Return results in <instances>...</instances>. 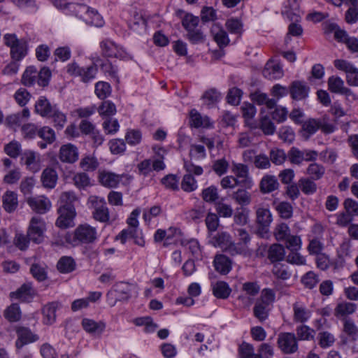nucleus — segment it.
Masks as SVG:
<instances>
[{"mask_svg":"<svg viewBox=\"0 0 358 358\" xmlns=\"http://www.w3.org/2000/svg\"><path fill=\"white\" fill-rule=\"evenodd\" d=\"M97 240V231L88 224H79L74 230L72 238L69 236L66 241L73 245L94 243Z\"/></svg>","mask_w":358,"mask_h":358,"instance_id":"1","label":"nucleus"},{"mask_svg":"<svg viewBox=\"0 0 358 358\" xmlns=\"http://www.w3.org/2000/svg\"><path fill=\"white\" fill-rule=\"evenodd\" d=\"M66 72L71 76L79 77L81 82L88 83L95 79L98 68L95 64L81 67L73 62L66 66Z\"/></svg>","mask_w":358,"mask_h":358,"instance_id":"2","label":"nucleus"},{"mask_svg":"<svg viewBox=\"0 0 358 358\" xmlns=\"http://www.w3.org/2000/svg\"><path fill=\"white\" fill-rule=\"evenodd\" d=\"M4 43L10 48V56L15 61H20L27 55V44L18 39L15 34H7L3 36Z\"/></svg>","mask_w":358,"mask_h":358,"instance_id":"3","label":"nucleus"},{"mask_svg":"<svg viewBox=\"0 0 358 358\" xmlns=\"http://www.w3.org/2000/svg\"><path fill=\"white\" fill-rule=\"evenodd\" d=\"M45 231L46 224L44 220L40 217L34 216L29 222L27 232L32 242L40 244L44 240Z\"/></svg>","mask_w":358,"mask_h":358,"instance_id":"4","label":"nucleus"},{"mask_svg":"<svg viewBox=\"0 0 358 358\" xmlns=\"http://www.w3.org/2000/svg\"><path fill=\"white\" fill-rule=\"evenodd\" d=\"M277 343L279 349L286 355L294 354L299 349L297 338L293 333H280L278 336Z\"/></svg>","mask_w":358,"mask_h":358,"instance_id":"5","label":"nucleus"},{"mask_svg":"<svg viewBox=\"0 0 358 358\" xmlns=\"http://www.w3.org/2000/svg\"><path fill=\"white\" fill-rule=\"evenodd\" d=\"M334 66L346 74V82L350 86L358 87V69L351 62L344 59H336Z\"/></svg>","mask_w":358,"mask_h":358,"instance_id":"6","label":"nucleus"},{"mask_svg":"<svg viewBox=\"0 0 358 358\" xmlns=\"http://www.w3.org/2000/svg\"><path fill=\"white\" fill-rule=\"evenodd\" d=\"M243 161L246 163H253L258 169H267L271 167L269 157L264 153L257 154L256 150L250 149L243 152Z\"/></svg>","mask_w":358,"mask_h":358,"instance_id":"7","label":"nucleus"},{"mask_svg":"<svg viewBox=\"0 0 358 358\" xmlns=\"http://www.w3.org/2000/svg\"><path fill=\"white\" fill-rule=\"evenodd\" d=\"M20 163L31 172L37 173L41 169V155L34 150H26L21 154Z\"/></svg>","mask_w":358,"mask_h":358,"instance_id":"8","label":"nucleus"},{"mask_svg":"<svg viewBox=\"0 0 358 358\" xmlns=\"http://www.w3.org/2000/svg\"><path fill=\"white\" fill-rule=\"evenodd\" d=\"M256 222L259 225L258 232L262 236L267 234L268 227L273 221L272 214L267 208L257 207L255 211Z\"/></svg>","mask_w":358,"mask_h":358,"instance_id":"9","label":"nucleus"},{"mask_svg":"<svg viewBox=\"0 0 358 358\" xmlns=\"http://www.w3.org/2000/svg\"><path fill=\"white\" fill-rule=\"evenodd\" d=\"M232 171L238 179L240 185L245 189H251L254 185L252 178L250 176L249 168L247 165L238 163L233 165Z\"/></svg>","mask_w":358,"mask_h":358,"instance_id":"10","label":"nucleus"},{"mask_svg":"<svg viewBox=\"0 0 358 358\" xmlns=\"http://www.w3.org/2000/svg\"><path fill=\"white\" fill-rule=\"evenodd\" d=\"M91 202L94 204L93 217L101 222H106L109 220V210L103 199L96 196L90 197Z\"/></svg>","mask_w":358,"mask_h":358,"instance_id":"11","label":"nucleus"},{"mask_svg":"<svg viewBox=\"0 0 358 358\" xmlns=\"http://www.w3.org/2000/svg\"><path fill=\"white\" fill-rule=\"evenodd\" d=\"M17 338L15 341L17 349L22 348L24 345L38 340V336L34 334L29 328L18 327L16 329Z\"/></svg>","mask_w":358,"mask_h":358,"instance_id":"12","label":"nucleus"},{"mask_svg":"<svg viewBox=\"0 0 358 358\" xmlns=\"http://www.w3.org/2000/svg\"><path fill=\"white\" fill-rule=\"evenodd\" d=\"M79 8L80 10L85 11L86 15H83L81 14L80 15V19H82L87 24L94 25L97 27H101L103 25V20L96 10L87 7V6H80Z\"/></svg>","mask_w":358,"mask_h":358,"instance_id":"13","label":"nucleus"},{"mask_svg":"<svg viewBox=\"0 0 358 358\" xmlns=\"http://www.w3.org/2000/svg\"><path fill=\"white\" fill-rule=\"evenodd\" d=\"M59 216L56 221V225L62 229H66L72 226L73 219L76 216L75 208H66L59 207L58 209Z\"/></svg>","mask_w":358,"mask_h":358,"instance_id":"14","label":"nucleus"},{"mask_svg":"<svg viewBox=\"0 0 358 358\" xmlns=\"http://www.w3.org/2000/svg\"><path fill=\"white\" fill-rule=\"evenodd\" d=\"M78 150L71 143L64 144L59 149V158L62 162L73 164L78 159Z\"/></svg>","mask_w":358,"mask_h":358,"instance_id":"15","label":"nucleus"},{"mask_svg":"<svg viewBox=\"0 0 358 358\" xmlns=\"http://www.w3.org/2000/svg\"><path fill=\"white\" fill-rule=\"evenodd\" d=\"M27 203L34 211L40 214L47 213L51 208L50 201L44 196L29 198Z\"/></svg>","mask_w":358,"mask_h":358,"instance_id":"16","label":"nucleus"},{"mask_svg":"<svg viewBox=\"0 0 358 358\" xmlns=\"http://www.w3.org/2000/svg\"><path fill=\"white\" fill-rule=\"evenodd\" d=\"M101 53L104 57L120 58L123 57V50L113 41L106 39L100 43Z\"/></svg>","mask_w":358,"mask_h":358,"instance_id":"17","label":"nucleus"},{"mask_svg":"<svg viewBox=\"0 0 358 358\" xmlns=\"http://www.w3.org/2000/svg\"><path fill=\"white\" fill-rule=\"evenodd\" d=\"M329 90L336 94L345 95L347 96L353 94L352 91L345 86L344 81L338 76H332L328 79Z\"/></svg>","mask_w":358,"mask_h":358,"instance_id":"18","label":"nucleus"},{"mask_svg":"<svg viewBox=\"0 0 358 358\" xmlns=\"http://www.w3.org/2000/svg\"><path fill=\"white\" fill-rule=\"evenodd\" d=\"M36 294L34 289L30 283H24L15 292H10L12 299H19L23 302L30 301Z\"/></svg>","mask_w":358,"mask_h":358,"instance_id":"19","label":"nucleus"},{"mask_svg":"<svg viewBox=\"0 0 358 358\" xmlns=\"http://www.w3.org/2000/svg\"><path fill=\"white\" fill-rule=\"evenodd\" d=\"M2 207L8 213H12L18 207L17 194L13 191L7 190L2 196Z\"/></svg>","mask_w":358,"mask_h":358,"instance_id":"20","label":"nucleus"},{"mask_svg":"<svg viewBox=\"0 0 358 358\" xmlns=\"http://www.w3.org/2000/svg\"><path fill=\"white\" fill-rule=\"evenodd\" d=\"M309 90L303 82L296 80L289 87V94L293 99L302 100L308 96Z\"/></svg>","mask_w":358,"mask_h":358,"instance_id":"21","label":"nucleus"},{"mask_svg":"<svg viewBox=\"0 0 358 358\" xmlns=\"http://www.w3.org/2000/svg\"><path fill=\"white\" fill-rule=\"evenodd\" d=\"M57 105H52L45 96H41L35 104V112L43 117H50Z\"/></svg>","mask_w":358,"mask_h":358,"instance_id":"22","label":"nucleus"},{"mask_svg":"<svg viewBox=\"0 0 358 358\" xmlns=\"http://www.w3.org/2000/svg\"><path fill=\"white\" fill-rule=\"evenodd\" d=\"M189 119L190 125L194 128H208L212 126L209 117L206 115L202 116L196 109L191 110Z\"/></svg>","mask_w":358,"mask_h":358,"instance_id":"23","label":"nucleus"},{"mask_svg":"<svg viewBox=\"0 0 358 358\" xmlns=\"http://www.w3.org/2000/svg\"><path fill=\"white\" fill-rule=\"evenodd\" d=\"M263 75L268 80H277L282 77L283 71L280 64L268 61L263 70Z\"/></svg>","mask_w":358,"mask_h":358,"instance_id":"24","label":"nucleus"},{"mask_svg":"<svg viewBox=\"0 0 358 358\" xmlns=\"http://www.w3.org/2000/svg\"><path fill=\"white\" fill-rule=\"evenodd\" d=\"M226 253L231 255H242L245 257H250L252 256V251L248 247L244 244L240 243H234L231 241L230 244L224 251Z\"/></svg>","mask_w":358,"mask_h":358,"instance_id":"25","label":"nucleus"},{"mask_svg":"<svg viewBox=\"0 0 358 358\" xmlns=\"http://www.w3.org/2000/svg\"><path fill=\"white\" fill-rule=\"evenodd\" d=\"M279 187V182L275 176L266 175L260 181L259 189L263 194L271 193Z\"/></svg>","mask_w":358,"mask_h":358,"instance_id":"26","label":"nucleus"},{"mask_svg":"<svg viewBox=\"0 0 358 358\" xmlns=\"http://www.w3.org/2000/svg\"><path fill=\"white\" fill-rule=\"evenodd\" d=\"M57 178V171L52 168L45 169L41 177L43 187L48 189H52L55 187Z\"/></svg>","mask_w":358,"mask_h":358,"instance_id":"27","label":"nucleus"},{"mask_svg":"<svg viewBox=\"0 0 358 358\" xmlns=\"http://www.w3.org/2000/svg\"><path fill=\"white\" fill-rule=\"evenodd\" d=\"M211 33L215 41L220 48L227 46L229 43V39L227 31L219 24H214L211 28Z\"/></svg>","mask_w":358,"mask_h":358,"instance_id":"28","label":"nucleus"},{"mask_svg":"<svg viewBox=\"0 0 358 358\" xmlns=\"http://www.w3.org/2000/svg\"><path fill=\"white\" fill-rule=\"evenodd\" d=\"M273 206L281 218L287 220L292 217L293 207L289 202L275 200Z\"/></svg>","mask_w":358,"mask_h":358,"instance_id":"29","label":"nucleus"},{"mask_svg":"<svg viewBox=\"0 0 358 358\" xmlns=\"http://www.w3.org/2000/svg\"><path fill=\"white\" fill-rule=\"evenodd\" d=\"M83 329L88 333L101 335L106 328L103 322H96L93 320L85 318L82 321Z\"/></svg>","mask_w":358,"mask_h":358,"instance_id":"30","label":"nucleus"},{"mask_svg":"<svg viewBox=\"0 0 358 358\" xmlns=\"http://www.w3.org/2000/svg\"><path fill=\"white\" fill-rule=\"evenodd\" d=\"M58 308L57 302H51L45 305L42 308L43 315V323L45 324H52L56 320V310Z\"/></svg>","mask_w":358,"mask_h":358,"instance_id":"31","label":"nucleus"},{"mask_svg":"<svg viewBox=\"0 0 358 358\" xmlns=\"http://www.w3.org/2000/svg\"><path fill=\"white\" fill-rule=\"evenodd\" d=\"M215 270L221 274H227L231 269V262L226 255H217L214 259Z\"/></svg>","mask_w":358,"mask_h":358,"instance_id":"32","label":"nucleus"},{"mask_svg":"<svg viewBox=\"0 0 358 358\" xmlns=\"http://www.w3.org/2000/svg\"><path fill=\"white\" fill-rule=\"evenodd\" d=\"M285 256V248L278 243L272 244L268 250V259L272 263H277L284 259Z\"/></svg>","mask_w":358,"mask_h":358,"instance_id":"33","label":"nucleus"},{"mask_svg":"<svg viewBox=\"0 0 358 358\" xmlns=\"http://www.w3.org/2000/svg\"><path fill=\"white\" fill-rule=\"evenodd\" d=\"M122 180L120 175L112 172H103L99 176L100 182L109 188L116 187Z\"/></svg>","mask_w":358,"mask_h":358,"instance_id":"34","label":"nucleus"},{"mask_svg":"<svg viewBox=\"0 0 358 358\" xmlns=\"http://www.w3.org/2000/svg\"><path fill=\"white\" fill-rule=\"evenodd\" d=\"M57 268L62 273H69L76 270V263L71 257L63 256L59 259Z\"/></svg>","mask_w":358,"mask_h":358,"instance_id":"35","label":"nucleus"},{"mask_svg":"<svg viewBox=\"0 0 358 358\" xmlns=\"http://www.w3.org/2000/svg\"><path fill=\"white\" fill-rule=\"evenodd\" d=\"M231 236L227 232L217 233L211 238L210 243L215 247L220 248L224 252L230 244Z\"/></svg>","mask_w":358,"mask_h":358,"instance_id":"36","label":"nucleus"},{"mask_svg":"<svg viewBox=\"0 0 358 358\" xmlns=\"http://www.w3.org/2000/svg\"><path fill=\"white\" fill-rule=\"evenodd\" d=\"M294 320L296 322H306L310 317V311L304 306L296 303L293 305Z\"/></svg>","mask_w":358,"mask_h":358,"instance_id":"37","label":"nucleus"},{"mask_svg":"<svg viewBox=\"0 0 358 358\" xmlns=\"http://www.w3.org/2000/svg\"><path fill=\"white\" fill-rule=\"evenodd\" d=\"M356 303L351 302H342L338 303L335 308L336 317H344L354 313L357 310Z\"/></svg>","mask_w":358,"mask_h":358,"instance_id":"38","label":"nucleus"},{"mask_svg":"<svg viewBox=\"0 0 358 358\" xmlns=\"http://www.w3.org/2000/svg\"><path fill=\"white\" fill-rule=\"evenodd\" d=\"M231 198L239 205L248 206L251 203V194L245 189H238L232 194Z\"/></svg>","mask_w":358,"mask_h":358,"instance_id":"39","label":"nucleus"},{"mask_svg":"<svg viewBox=\"0 0 358 358\" xmlns=\"http://www.w3.org/2000/svg\"><path fill=\"white\" fill-rule=\"evenodd\" d=\"M213 292L217 298L225 299L229 297L231 290L227 283L219 281L213 285Z\"/></svg>","mask_w":358,"mask_h":358,"instance_id":"40","label":"nucleus"},{"mask_svg":"<svg viewBox=\"0 0 358 358\" xmlns=\"http://www.w3.org/2000/svg\"><path fill=\"white\" fill-rule=\"evenodd\" d=\"M227 30L233 34L241 36L243 32V24L238 18L231 17L225 22Z\"/></svg>","mask_w":358,"mask_h":358,"instance_id":"41","label":"nucleus"},{"mask_svg":"<svg viewBox=\"0 0 358 358\" xmlns=\"http://www.w3.org/2000/svg\"><path fill=\"white\" fill-rule=\"evenodd\" d=\"M49 118L52 119L54 127L61 130L64 128L67 122L66 115L57 107Z\"/></svg>","mask_w":358,"mask_h":358,"instance_id":"42","label":"nucleus"},{"mask_svg":"<svg viewBox=\"0 0 358 358\" xmlns=\"http://www.w3.org/2000/svg\"><path fill=\"white\" fill-rule=\"evenodd\" d=\"M78 201V199L76 194L73 192L68 191L62 193L59 202V207H64L66 208H69L71 207H74V203Z\"/></svg>","mask_w":358,"mask_h":358,"instance_id":"43","label":"nucleus"},{"mask_svg":"<svg viewBox=\"0 0 358 358\" xmlns=\"http://www.w3.org/2000/svg\"><path fill=\"white\" fill-rule=\"evenodd\" d=\"M269 311V306L259 302L257 300L253 308V313L256 318L260 322H263L267 319Z\"/></svg>","mask_w":358,"mask_h":358,"instance_id":"44","label":"nucleus"},{"mask_svg":"<svg viewBox=\"0 0 358 358\" xmlns=\"http://www.w3.org/2000/svg\"><path fill=\"white\" fill-rule=\"evenodd\" d=\"M4 317L9 322H17L21 318V311L20 306L17 303H13L8 306L4 311Z\"/></svg>","mask_w":358,"mask_h":358,"instance_id":"45","label":"nucleus"},{"mask_svg":"<svg viewBox=\"0 0 358 358\" xmlns=\"http://www.w3.org/2000/svg\"><path fill=\"white\" fill-rule=\"evenodd\" d=\"M324 173V167L317 163L310 164L306 169V173L310 176L312 180H314L322 178Z\"/></svg>","mask_w":358,"mask_h":358,"instance_id":"46","label":"nucleus"},{"mask_svg":"<svg viewBox=\"0 0 358 358\" xmlns=\"http://www.w3.org/2000/svg\"><path fill=\"white\" fill-rule=\"evenodd\" d=\"M94 92L100 99H105L111 93V87L108 83L99 81L95 84Z\"/></svg>","mask_w":358,"mask_h":358,"instance_id":"47","label":"nucleus"},{"mask_svg":"<svg viewBox=\"0 0 358 358\" xmlns=\"http://www.w3.org/2000/svg\"><path fill=\"white\" fill-rule=\"evenodd\" d=\"M275 239L278 241H284L290 235V229L285 223L278 224L273 231Z\"/></svg>","mask_w":358,"mask_h":358,"instance_id":"48","label":"nucleus"},{"mask_svg":"<svg viewBox=\"0 0 358 358\" xmlns=\"http://www.w3.org/2000/svg\"><path fill=\"white\" fill-rule=\"evenodd\" d=\"M31 240L29 237L22 233L17 232L13 238V244L16 248L22 251L27 250L29 243Z\"/></svg>","mask_w":358,"mask_h":358,"instance_id":"49","label":"nucleus"},{"mask_svg":"<svg viewBox=\"0 0 358 358\" xmlns=\"http://www.w3.org/2000/svg\"><path fill=\"white\" fill-rule=\"evenodd\" d=\"M298 185L303 193L307 195L313 194L317 190V185L312 179L302 178L299 180Z\"/></svg>","mask_w":358,"mask_h":358,"instance_id":"50","label":"nucleus"},{"mask_svg":"<svg viewBox=\"0 0 358 358\" xmlns=\"http://www.w3.org/2000/svg\"><path fill=\"white\" fill-rule=\"evenodd\" d=\"M37 79V69L35 66H29L24 72L22 78V83L27 86L34 84Z\"/></svg>","mask_w":358,"mask_h":358,"instance_id":"51","label":"nucleus"},{"mask_svg":"<svg viewBox=\"0 0 358 358\" xmlns=\"http://www.w3.org/2000/svg\"><path fill=\"white\" fill-rule=\"evenodd\" d=\"M147 21L139 15H134L133 20L129 23L130 29L139 34L145 31Z\"/></svg>","mask_w":358,"mask_h":358,"instance_id":"52","label":"nucleus"},{"mask_svg":"<svg viewBox=\"0 0 358 358\" xmlns=\"http://www.w3.org/2000/svg\"><path fill=\"white\" fill-rule=\"evenodd\" d=\"M273 274L278 279L287 280L291 277V273L288 271L287 266L285 264L276 263L272 269Z\"/></svg>","mask_w":358,"mask_h":358,"instance_id":"53","label":"nucleus"},{"mask_svg":"<svg viewBox=\"0 0 358 358\" xmlns=\"http://www.w3.org/2000/svg\"><path fill=\"white\" fill-rule=\"evenodd\" d=\"M38 136L48 144H52L56 140L55 131L48 126L40 128L38 131Z\"/></svg>","mask_w":358,"mask_h":358,"instance_id":"54","label":"nucleus"},{"mask_svg":"<svg viewBox=\"0 0 358 358\" xmlns=\"http://www.w3.org/2000/svg\"><path fill=\"white\" fill-rule=\"evenodd\" d=\"M199 23V18L191 13H186L182 19V25L187 31L196 29Z\"/></svg>","mask_w":358,"mask_h":358,"instance_id":"55","label":"nucleus"},{"mask_svg":"<svg viewBox=\"0 0 358 358\" xmlns=\"http://www.w3.org/2000/svg\"><path fill=\"white\" fill-rule=\"evenodd\" d=\"M343 331L352 340L356 341L358 336V327L351 319H345Z\"/></svg>","mask_w":358,"mask_h":358,"instance_id":"56","label":"nucleus"},{"mask_svg":"<svg viewBox=\"0 0 358 358\" xmlns=\"http://www.w3.org/2000/svg\"><path fill=\"white\" fill-rule=\"evenodd\" d=\"M21 144L16 141H12L4 146V152L12 158H17L21 155Z\"/></svg>","mask_w":358,"mask_h":358,"instance_id":"57","label":"nucleus"},{"mask_svg":"<svg viewBox=\"0 0 358 358\" xmlns=\"http://www.w3.org/2000/svg\"><path fill=\"white\" fill-rule=\"evenodd\" d=\"M287 157L283 150L281 149H272L269 152L270 162L273 163L275 165L282 164Z\"/></svg>","mask_w":358,"mask_h":358,"instance_id":"58","label":"nucleus"},{"mask_svg":"<svg viewBox=\"0 0 358 358\" xmlns=\"http://www.w3.org/2000/svg\"><path fill=\"white\" fill-rule=\"evenodd\" d=\"M238 352L242 358H260L259 355L255 353L253 345L246 342H243L239 345Z\"/></svg>","mask_w":358,"mask_h":358,"instance_id":"59","label":"nucleus"},{"mask_svg":"<svg viewBox=\"0 0 358 358\" xmlns=\"http://www.w3.org/2000/svg\"><path fill=\"white\" fill-rule=\"evenodd\" d=\"M287 157L292 164L300 165L304 162L302 150H301L295 147L291 148L288 151Z\"/></svg>","mask_w":358,"mask_h":358,"instance_id":"60","label":"nucleus"},{"mask_svg":"<svg viewBox=\"0 0 358 358\" xmlns=\"http://www.w3.org/2000/svg\"><path fill=\"white\" fill-rule=\"evenodd\" d=\"M181 188L187 192L194 191L197 188V182L191 174H185L181 182Z\"/></svg>","mask_w":358,"mask_h":358,"instance_id":"61","label":"nucleus"},{"mask_svg":"<svg viewBox=\"0 0 358 358\" xmlns=\"http://www.w3.org/2000/svg\"><path fill=\"white\" fill-rule=\"evenodd\" d=\"M103 129L106 134H115L120 128V124L117 119L107 117L103 121Z\"/></svg>","mask_w":358,"mask_h":358,"instance_id":"62","label":"nucleus"},{"mask_svg":"<svg viewBox=\"0 0 358 358\" xmlns=\"http://www.w3.org/2000/svg\"><path fill=\"white\" fill-rule=\"evenodd\" d=\"M114 287L120 301L128 300L130 298L131 286L129 284L120 282L116 284Z\"/></svg>","mask_w":358,"mask_h":358,"instance_id":"63","label":"nucleus"},{"mask_svg":"<svg viewBox=\"0 0 358 358\" xmlns=\"http://www.w3.org/2000/svg\"><path fill=\"white\" fill-rule=\"evenodd\" d=\"M297 341H309L314 337V331L308 326L301 325L296 329Z\"/></svg>","mask_w":358,"mask_h":358,"instance_id":"64","label":"nucleus"}]
</instances>
